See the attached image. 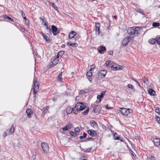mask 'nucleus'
Returning <instances> with one entry per match:
<instances>
[{
  "label": "nucleus",
  "instance_id": "obj_1",
  "mask_svg": "<svg viewBox=\"0 0 160 160\" xmlns=\"http://www.w3.org/2000/svg\"><path fill=\"white\" fill-rule=\"evenodd\" d=\"M127 32L131 35L136 36L138 33V31L136 30V27H131L128 28L127 30Z\"/></svg>",
  "mask_w": 160,
  "mask_h": 160
},
{
  "label": "nucleus",
  "instance_id": "obj_2",
  "mask_svg": "<svg viewBox=\"0 0 160 160\" xmlns=\"http://www.w3.org/2000/svg\"><path fill=\"white\" fill-rule=\"evenodd\" d=\"M41 147L43 152L45 153H48L49 151V146L47 143L42 142L41 144Z\"/></svg>",
  "mask_w": 160,
  "mask_h": 160
},
{
  "label": "nucleus",
  "instance_id": "obj_3",
  "mask_svg": "<svg viewBox=\"0 0 160 160\" xmlns=\"http://www.w3.org/2000/svg\"><path fill=\"white\" fill-rule=\"evenodd\" d=\"M51 31L54 36H56L60 33V30H58L56 27L54 25L51 26Z\"/></svg>",
  "mask_w": 160,
  "mask_h": 160
},
{
  "label": "nucleus",
  "instance_id": "obj_4",
  "mask_svg": "<svg viewBox=\"0 0 160 160\" xmlns=\"http://www.w3.org/2000/svg\"><path fill=\"white\" fill-rule=\"evenodd\" d=\"M131 39V38L130 37H125L122 41V45L126 46Z\"/></svg>",
  "mask_w": 160,
  "mask_h": 160
},
{
  "label": "nucleus",
  "instance_id": "obj_5",
  "mask_svg": "<svg viewBox=\"0 0 160 160\" xmlns=\"http://www.w3.org/2000/svg\"><path fill=\"white\" fill-rule=\"evenodd\" d=\"M119 112L123 115H128V110L124 108H120L119 109Z\"/></svg>",
  "mask_w": 160,
  "mask_h": 160
},
{
  "label": "nucleus",
  "instance_id": "obj_6",
  "mask_svg": "<svg viewBox=\"0 0 160 160\" xmlns=\"http://www.w3.org/2000/svg\"><path fill=\"white\" fill-rule=\"evenodd\" d=\"M40 34L42 35L44 39L45 40L47 43H50L51 40L50 38H48L47 36L45 35L42 32H40Z\"/></svg>",
  "mask_w": 160,
  "mask_h": 160
},
{
  "label": "nucleus",
  "instance_id": "obj_7",
  "mask_svg": "<svg viewBox=\"0 0 160 160\" xmlns=\"http://www.w3.org/2000/svg\"><path fill=\"white\" fill-rule=\"evenodd\" d=\"M100 24L99 23L97 22L95 24V31L96 32V34L98 35H99L100 33Z\"/></svg>",
  "mask_w": 160,
  "mask_h": 160
},
{
  "label": "nucleus",
  "instance_id": "obj_8",
  "mask_svg": "<svg viewBox=\"0 0 160 160\" xmlns=\"http://www.w3.org/2000/svg\"><path fill=\"white\" fill-rule=\"evenodd\" d=\"M33 89L34 97L35 98L36 94L39 89V86L37 83H33Z\"/></svg>",
  "mask_w": 160,
  "mask_h": 160
},
{
  "label": "nucleus",
  "instance_id": "obj_9",
  "mask_svg": "<svg viewBox=\"0 0 160 160\" xmlns=\"http://www.w3.org/2000/svg\"><path fill=\"white\" fill-rule=\"evenodd\" d=\"M100 110L101 109L100 106L99 105H98L94 107L92 111L94 113H96L97 114H98L99 113L100 111Z\"/></svg>",
  "mask_w": 160,
  "mask_h": 160
},
{
  "label": "nucleus",
  "instance_id": "obj_10",
  "mask_svg": "<svg viewBox=\"0 0 160 160\" xmlns=\"http://www.w3.org/2000/svg\"><path fill=\"white\" fill-rule=\"evenodd\" d=\"M88 133L92 137H95L97 135L96 132L93 130L90 129L87 131Z\"/></svg>",
  "mask_w": 160,
  "mask_h": 160
},
{
  "label": "nucleus",
  "instance_id": "obj_11",
  "mask_svg": "<svg viewBox=\"0 0 160 160\" xmlns=\"http://www.w3.org/2000/svg\"><path fill=\"white\" fill-rule=\"evenodd\" d=\"M106 73V71L104 70H101L98 72V76H100L101 78H103L105 76Z\"/></svg>",
  "mask_w": 160,
  "mask_h": 160
},
{
  "label": "nucleus",
  "instance_id": "obj_12",
  "mask_svg": "<svg viewBox=\"0 0 160 160\" xmlns=\"http://www.w3.org/2000/svg\"><path fill=\"white\" fill-rule=\"evenodd\" d=\"M90 124L91 126L93 127L94 128H97L98 125L96 122L93 120H91L90 122Z\"/></svg>",
  "mask_w": 160,
  "mask_h": 160
},
{
  "label": "nucleus",
  "instance_id": "obj_13",
  "mask_svg": "<svg viewBox=\"0 0 160 160\" xmlns=\"http://www.w3.org/2000/svg\"><path fill=\"white\" fill-rule=\"evenodd\" d=\"M86 75L88 77L89 81L90 82H92V78L91 77L92 76V72H90L89 71L87 72Z\"/></svg>",
  "mask_w": 160,
  "mask_h": 160
},
{
  "label": "nucleus",
  "instance_id": "obj_14",
  "mask_svg": "<svg viewBox=\"0 0 160 160\" xmlns=\"http://www.w3.org/2000/svg\"><path fill=\"white\" fill-rule=\"evenodd\" d=\"M76 34V33L73 31L71 32L69 34L68 37L70 39L73 38Z\"/></svg>",
  "mask_w": 160,
  "mask_h": 160
},
{
  "label": "nucleus",
  "instance_id": "obj_15",
  "mask_svg": "<svg viewBox=\"0 0 160 160\" xmlns=\"http://www.w3.org/2000/svg\"><path fill=\"white\" fill-rule=\"evenodd\" d=\"M67 45L69 47L71 46L73 47H76L78 46V44L76 43H72L71 41L68 42Z\"/></svg>",
  "mask_w": 160,
  "mask_h": 160
},
{
  "label": "nucleus",
  "instance_id": "obj_16",
  "mask_svg": "<svg viewBox=\"0 0 160 160\" xmlns=\"http://www.w3.org/2000/svg\"><path fill=\"white\" fill-rule=\"evenodd\" d=\"M7 132H8V134H11L13 133L14 132V128L13 125H12L10 128L7 131Z\"/></svg>",
  "mask_w": 160,
  "mask_h": 160
},
{
  "label": "nucleus",
  "instance_id": "obj_17",
  "mask_svg": "<svg viewBox=\"0 0 160 160\" xmlns=\"http://www.w3.org/2000/svg\"><path fill=\"white\" fill-rule=\"evenodd\" d=\"M106 50V48L105 47L102 46L100 47L99 48L98 50V51L99 53H102V51H105Z\"/></svg>",
  "mask_w": 160,
  "mask_h": 160
},
{
  "label": "nucleus",
  "instance_id": "obj_18",
  "mask_svg": "<svg viewBox=\"0 0 160 160\" xmlns=\"http://www.w3.org/2000/svg\"><path fill=\"white\" fill-rule=\"evenodd\" d=\"M149 94L151 96H154L155 94V92L152 88H150L148 90Z\"/></svg>",
  "mask_w": 160,
  "mask_h": 160
},
{
  "label": "nucleus",
  "instance_id": "obj_19",
  "mask_svg": "<svg viewBox=\"0 0 160 160\" xmlns=\"http://www.w3.org/2000/svg\"><path fill=\"white\" fill-rule=\"evenodd\" d=\"M2 17L3 18L5 19H7L9 21H13V22L14 21L13 20L12 18H11L10 17L8 16V15H5V14L3 15Z\"/></svg>",
  "mask_w": 160,
  "mask_h": 160
},
{
  "label": "nucleus",
  "instance_id": "obj_20",
  "mask_svg": "<svg viewBox=\"0 0 160 160\" xmlns=\"http://www.w3.org/2000/svg\"><path fill=\"white\" fill-rule=\"evenodd\" d=\"M82 104V103L78 102L76 104L74 108L77 111H79L80 105Z\"/></svg>",
  "mask_w": 160,
  "mask_h": 160
},
{
  "label": "nucleus",
  "instance_id": "obj_21",
  "mask_svg": "<svg viewBox=\"0 0 160 160\" xmlns=\"http://www.w3.org/2000/svg\"><path fill=\"white\" fill-rule=\"evenodd\" d=\"M31 109L30 108L27 109L26 110V112L27 115L28 116L29 118H30L31 117V114L32 113V112H31Z\"/></svg>",
  "mask_w": 160,
  "mask_h": 160
},
{
  "label": "nucleus",
  "instance_id": "obj_22",
  "mask_svg": "<svg viewBox=\"0 0 160 160\" xmlns=\"http://www.w3.org/2000/svg\"><path fill=\"white\" fill-rule=\"evenodd\" d=\"M82 104L80 105L79 111L83 110L86 108V106H85L83 102H82Z\"/></svg>",
  "mask_w": 160,
  "mask_h": 160
},
{
  "label": "nucleus",
  "instance_id": "obj_23",
  "mask_svg": "<svg viewBox=\"0 0 160 160\" xmlns=\"http://www.w3.org/2000/svg\"><path fill=\"white\" fill-rule=\"evenodd\" d=\"M46 28L47 30V32H48L47 34H52L51 29L50 28V26H47L46 27Z\"/></svg>",
  "mask_w": 160,
  "mask_h": 160
},
{
  "label": "nucleus",
  "instance_id": "obj_24",
  "mask_svg": "<svg viewBox=\"0 0 160 160\" xmlns=\"http://www.w3.org/2000/svg\"><path fill=\"white\" fill-rule=\"evenodd\" d=\"M142 80H143V82L144 83H145L146 84H149L148 81V78L145 77H144L142 78Z\"/></svg>",
  "mask_w": 160,
  "mask_h": 160
},
{
  "label": "nucleus",
  "instance_id": "obj_25",
  "mask_svg": "<svg viewBox=\"0 0 160 160\" xmlns=\"http://www.w3.org/2000/svg\"><path fill=\"white\" fill-rule=\"evenodd\" d=\"M72 109H71L70 107L67 108L66 111L67 113V114H70V113H72Z\"/></svg>",
  "mask_w": 160,
  "mask_h": 160
},
{
  "label": "nucleus",
  "instance_id": "obj_26",
  "mask_svg": "<svg viewBox=\"0 0 160 160\" xmlns=\"http://www.w3.org/2000/svg\"><path fill=\"white\" fill-rule=\"evenodd\" d=\"M156 41L158 44L160 45V36H158L156 37Z\"/></svg>",
  "mask_w": 160,
  "mask_h": 160
},
{
  "label": "nucleus",
  "instance_id": "obj_27",
  "mask_svg": "<svg viewBox=\"0 0 160 160\" xmlns=\"http://www.w3.org/2000/svg\"><path fill=\"white\" fill-rule=\"evenodd\" d=\"M50 5L53 7L54 8V9L56 10L57 11H58V8L56 6L54 3L53 2H51Z\"/></svg>",
  "mask_w": 160,
  "mask_h": 160
},
{
  "label": "nucleus",
  "instance_id": "obj_28",
  "mask_svg": "<svg viewBox=\"0 0 160 160\" xmlns=\"http://www.w3.org/2000/svg\"><path fill=\"white\" fill-rule=\"evenodd\" d=\"M70 129V128L68 125H67L65 127L62 128V129L63 131L68 130Z\"/></svg>",
  "mask_w": 160,
  "mask_h": 160
},
{
  "label": "nucleus",
  "instance_id": "obj_29",
  "mask_svg": "<svg viewBox=\"0 0 160 160\" xmlns=\"http://www.w3.org/2000/svg\"><path fill=\"white\" fill-rule=\"evenodd\" d=\"M119 135L116 132H115L114 135V138L115 140L119 139Z\"/></svg>",
  "mask_w": 160,
  "mask_h": 160
},
{
  "label": "nucleus",
  "instance_id": "obj_30",
  "mask_svg": "<svg viewBox=\"0 0 160 160\" xmlns=\"http://www.w3.org/2000/svg\"><path fill=\"white\" fill-rule=\"evenodd\" d=\"M148 42L149 43L153 44L155 42V40L153 38H151L149 40Z\"/></svg>",
  "mask_w": 160,
  "mask_h": 160
},
{
  "label": "nucleus",
  "instance_id": "obj_31",
  "mask_svg": "<svg viewBox=\"0 0 160 160\" xmlns=\"http://www.w3.org/2000/svg\"><path fill=\"white\" fill-rule=\"evenodd\" d=\"M152 26L154 27H156L160 26V23L159 22H154L152 24Z\"/></svg>",
  "mask_w": 160,
  "mask_h": 160
},
{
  "label": "nucleus",
  "instance_id": "obj_32",
  "mask_svg": "<svg viewBox=\"0 0 160 160\" xmlns=\"http://www.w3.org/2000/svg\"><path fill=\"white\" fill-rule=\"evenodd\" d=\"M128 87L129 88L132 89L134 91H135L134 88L132 84H129L128 85Z\"/></svg>",
  "mask_w": 160,
  "mask_h": 160
},
{
  "label": "nucleus",
  "instance_id": "obj_33",
  "mask_svg": "<svg viewBox=\"0 0 160 160\" xmlns=\"http://www.w3.org/2000/svg\"><path fill=\"white\" fill-rule=\"evenodd\" d=\"M89 112V108H88L84 111L82 112V114L85 115L88 114Z\"/></svg>",
  "mask_w": 160,
  "mask_h": 160
},
{
  "label": "nucleus",
  "instance_id": "obj_34",
  "mask_svg": "<svg viewBox=\"0 0 160 160\" xmlns=\"http://www.w3.org/2000/svg\"><path fill=\"white\" fill-rule=\"evenodd\" d=\"M147 160H155V157L153 156H151L147 158Z\"/></svg>",
  "mask_w": 160,
  "mask_h": 160
},
{
  "label": "nucleus",
  "instance_id": "obj_35",
  "mask_svg": "<svg viewBox=\"0 0 160 160\" xmlns=\"http://www.w3.org/2000/svg\"><path fill=\"white\" fill-rule=\"evenodd\" d=\"M48 111V109L47 108H43L42 109V113L43 115H44L45 113H47V111Z\"/></svg>",
  "mask_w": 160,
  "mask_h": 160
},
{
  "label": "nucleus",
  "instance_id": "obj_36",
  "mask_svg": "<svg viewBox=\"0 0 160 160\" xmlns=\"http://www.w3.org/2000/svg\"><path fill=\"white\" fill-rule=\"evenodd\" d=\"M74 131L75 132H77V133L80 132V129L79 128L77 127L76 128H75Z\"/></svg>",
  "mask_w": 160,
  "mask_h": 160
},
{
  "label": "nucleus",
  "instance_id": "obj_37",
  "mask_svg": "<svg viewBox=\"0 0 160 160\" xmlns=\"http://www.w3.org/2000/svg\"><path fill=\"white\" fill-rule=\"evenodd\" d=\"M64 51H60L58 52V53L59 55L61 57L64 54Z\"/></svg>",
  "mask_w": 160,
  "mask_h": 160
},
{
  "label": "nucleus",
  "instance_id": "obj_38",
  "mask_svg": "<svg viewBox=\"0 0 160 160\" xmlns=\"http://www.w3.org/2000/svg\"><path fill=\"white\" fill-rule=\"evenodd\" d=\"M111 61L110 60H107L106 61L105 64H106V65L107 66H110V64H111Z\"/></svg>",
  "mask_w": 160,
  "mask_h": 160
},
{
  "label": "nucleus",
  "instance_id": "obj_39",
  "mask_svg": "<svg viewBox=\"0 0 160 160\" xmlns=\"http://www.w3.org/2000/svg\"><path fill=\"white\" fill-rule=\"evenodd\" d=\"M91 148H89L85 149H84L83 151L84 152H89L91 150Z\"/></svg>",
  "mask_w": 160,
  "mask_h": 160
},
{
  "label": "nucleus",
  "instance_id": "obj_40",
  "mask_svg": "<svg viewBox=\"0 0 160 160\" xmlns=\"http://www.w3.org/2000/svg\"><path fill=\"white\" fill-rule=\"evenodd\" d=\"M160 109L158 108H157L155 109V111L156 113H158V115H160Z\"/></svg>",
  "mask_w": 160,
  "mask_h": 160
},
{
  "label": "nucleus",
  "instance_id": "obj_41",
  "mask_svg": "<svg viewBox=\"0 0 160 160\" xmlns=\"http://www.w3.org/2000/svg\"><path fill=\"white\" fill-rule=\"evenodd\" d=\"M131 79L133 81H135L136 83H137L138 85V86L139 87H141V86H140V85L139 83L138 82L137 80H136L134 78H131Z\"/></svg>",
  "mask_w": 160,
  "mask_h": 160
},
{
  "label": "nucleus",
  "instance_id": "obj_42",
  "mask_svg": "<svg viewBox=\"0 0 160 160\" xmlns=\"http://www.w3.org/2000/svg\"><path fill=\"white\" fill-rule=\"evenodd\" d=\"M58 60L55 59L52 62L53 64L54 65H56L58 62Z\"/></svg>",
  "mask_w": 160,
  "mask_h": 160
},
{
  "label": "nucleus",
  "instance_id": "obj_43",
  "mask_svg": "<svg viewBox=\"0 0 160 160\" xmlns=\"http://www.w3.org/2000/svg\"><path fill=\"white\" fill-rule=\"evenodd\" d=\"M86 93H87V92L84 91L83 90H81L79 92V94H83Z\"/></svg>",
  "mask_w": 160,
  "mask_h": 160
},
{
  "label": "nucleus",
  "instance_id": "obj_44",
  "mask_svg": "<svg viewBox=\"0 0 160 160\" xmlns=\"http://www.w3.org/2000/svg\"><path fill=\"white\" fill-rule=\"evenodd\" d=\"M103 97L101 95H98L97 96V98L99 99V102H100L101 101V98Z\"/></svg>",
  "mask_w": 160,
  "mask_h": 160
},
{
  "label": "nucleus",
  "instance_id": "obj_45",
  "mask_svg": "<svg viewBox=\"0 0 160 160\" xmlns=\"http://www.w3.org/2000/svg\"><path fill=\"white\" fill-rule=\"evenodd\" d=\"M129 150L130 151H131L130 153H131V155L132 156L135 157V156L136 155L135 154V153H134V152L132 151V150L131 149H129Z\"/></svg>",
  "mask_w": 160,
  "mask_h": 160
},
{
  "label": "nucleus",
  "instance_id": "obj_46",
  "mask_svg": "<svg viewBox=\"0 0 160 160\" xmlns=\"http://www.w3.org/2000/svg\"><path fill=\"white\" fill-rule=\"evenodd\" d=\"M159 141H160V140H159V139H157V140H153L152 141H153V142L154 143H159Z\"/></svg>",
  "mask_w": 160,
  "mask_h": 160
},
{
  "label": "nucleus",
  "instance_id": "obj_47",
  "mask_svg": "<svg viewBox=\"0 0 160 160\" xmlns=\"http://www.w3.org/2000/svg\"><path fill=\"white\" fill-rule=\"evenodd\" d=\"M127 110H128V112H127L128 114L129 113H132V112L133 110L132 109L128 108V109Z\"/></svg>",
  "mask_w": 160,
  "mask_h": 160
},
{
  "label": "nucleus",
  "instance_id": "obj_48",
  "mask_svg": "<svg viewBox=\"0 0 160 160\" xmlns=\"http://www.w3.org/2000/svg\"><path fill=\"white\" fill-rule=\"evenodd\" d=\"M72 111H73V113L75 114H77L78 113V111H77L74 108H72Z\"/></svg>",
  "mask_w": 160,
  "mask_h": 160
},
{
  "label": "nucleus",
  "instance_id": "obj_49",
  "mask_svg": "<svg viewBox=\"0 0 160 160\" xmlns=\"http://www.w3.org/2000/svg\"><path fill=\"white\" fill-rule=\"evenodd\" d=\"M69 134L71 135V136H72L74 137V134L75 133H74L73 131H70L69 132Z\"/></svg>",
  "mask_w": 160,
  "mask_h": 160
},
{
  "label": "nucleus",
  "instance_id": "obj_50",
  "mask_svg": "<svg viewBox=\"0 0 160 160\" xmlns=\"http://www.w3.org/2000/svg\"><path fill=\"white\" fill-rule=\"evenodd\" d=\"M58 80L59 82L62 81V76H58Z\"/></svg>",
  "mask_w": 160,
  "mask_h": 160
},
{
  "label": "nucleus",
  "instance_id": "obj_51",
  "mask_svg": "<svg viewBox=\"0 0 160 160\" xmlns=\"http://www.w3.org/2000/svg\"><path fill=\"white\" fill-rule=\"evenodd\" d=\"M137 12L140 13L144 15V13L142 11H141V10H137Z\"/></svg>",
  "mask_w": 160,
  "mask_h": 160
},
{
  "label": "nucleus",
  "instance_id": "obj_52",
  "mask_svg": "<svg viewBox=\"0 0 160 160\" xmlns=\"http://www.w3.org/2000/svg\"><path fill=\"white\" fill-rule=\"evenodd\" d=\"M156 120H157V121L159 122V123H160V122H159V121H160V118L159 117L157 116H156Z\"/></svg>",
  "mask_w": 160,
  "mask_h": 160
},
{
  "label": "nucleus",
  "instance_id": "obj_53",
  "mask_svg": "<svg viewBox=\"0 0 160 160\" xmlns=\"http://www.w3.org/2000/svg\"><path fill=\"white\" fill-rule=\"evenodd\" d=\"M9 134H8V132H7V131L4 132L3 136L5 138L6 137L7 135H9Z\"/></svg>",
  "mask_w": 160,
  "mask_h": 160
},
{
  "label": "nucleus",
  "instance_id": "obj_54",
  "mask_svg": "<svg viewBox=\"0 0 160 160\" xmlns=\"http://www.w3.org/2000/svg\"><path fill=\"white\" fill-rule=\"evenodd\" d=\"M113 52L112 51H110L108 52V54L111 55H112Z\"/></svg>",
  "mask_w": 160,
  "mask_h": 160
},
{
  "label": "nucleus",
  "instance_id": "obj_55",
  "mask_svg": "<svg viewBox=\"0 0 160 160\" xmlns=\"http://www.w3.org/2000/svg\"><path fill=\"white\" fill-rule=\"evenodd\" d=\"M105 108L107 109H111L112 108L111 107H109L108 106V105H107L105 106Z\"/></svg>",
  "mask_w": 160,
  "mask_h": 160
},
{
  "label": "nucleus",
  "instance_id": "obj_56",
  "mask_svg": "<svg viewBox=\"0 0 160 160\" xmlns=\"http://www.w3.org/2000/svg\"><path fill=\"white\" fill-rule=\"evenodd\" d=\"M154 145L155 146H156V147H159V146H160V144L159 143H154Z\"/></svg>",
  "mask_w": 160,
  "mask_h": 160
},
{
  "label": "nucleus",
  "instance_id": "obj_57",
  "mask_svg": "<svg viewBox=\"0 0 160 160\" xmlns=\"http://www.w3.org/2000/svg\"><path fill=\"white\" fill-rule=\"evenodd\" d=\"M105 91H102L101 93V95L102 97H103V96L105 95Z\"/></svg>",
  "mask_w": 160,
  "mask_h": 160
},
{
  "label": "nucleus",
  "instance_id": "obj_58",
  "mask_svg": "<svg viewBox=\"0 0 160 160\" xmlns=\"http://www.w3.org/2000/svg\"><path fill=\"white\" fill-rule=\"evenodd\" d=\"M21 12L22 13V17H23L25 16V14L24 12H23L22 11H21Z\"/></svg>",
  "mask_w": 160,
  "mask_h": 160
},
{
  "label": "nucleus",
  "instance_id": "obj_59",
  "mask_svg": "<svg viewBox=\"0 0 160 160\" xmlns=\"http://www.w3.org/2000/svg\"><path fill=\"white\" fill-rule=\"evenodd\" d=\"M87 134L86 133H85V132H84L83 133V137H84V138L86 137V136H87Z\"/></svg>",
  "mask_w": 160,
  "mask_h": 160
},
{
  "label": "nucleus",
  "instance_id": "obj_60",
  "mask_svg": "<svg viewBox=\"0 0 160 160\" xmlns=\"http://www.w3.org/2000/svg\"><path fill=\"white\" fill-rule=\"evenodd\" d=\"M153 139L154 140H157V139H158V138L157 136H154L153 137Z\"/></svg>",
  "mask_w": 160,
  "mask_h": 160
},
{
  "label": "nucleus",
  "instance_id": "obj_61",
  "mask_svg": "<svg viewBox=\"0 0 160 160\" xmlns=\"http://www.w3.org/2000/svg\"><path fill=\"white\" fill-rule=\"evenodd\" d=\"M48 22H44V25L46 26V27H47V26H48Z\"/></svg>",
  "mask_w": 160,
  "mask_h": 160
},
{
  "label": "nucleus",
  "instance_id": "obj_62",
  "mask_svg": "<svg viewBox=\"0 0 160 160\" xmlns=\"http://www.w3.org/2000/svg\"><path fill=\"white\" fill-rule=\"evenodd\" d=\"M79 132L77 133V132H75L74 134V137L78 135H79Z\"/></svg>",
  "mask_w": 160,
  "mask_h": 160
},
{
  "label": "nucleus",
  "instance_id": "obj_63",
  "mask_svg": "<svg viewBox=\"0 0 160 160\" xmlns=\"http://www.w3.org/2000/svg\"><path fill=\"white\" fill-rule=\"evenodd\" d=\"M91 67L93 69H94L95 68V66L93 64V65H92L91 66Z\"/></svg>",
  "mask_w": 160,
  "mask_h": 160
},
{
  "label": "nucleus",
  "instance_id": "obj_64",
  "mask_svg": "<svg viewBox=\"0 0 160 160\" xmlns=\"http://www.w3.org/2000/svg\"><path fill=\"white\" fill-rule=\"evenodd\" d=\"M118 69V68H117V67L116 66H115V67L114 68L112 69L113 70H117Z\"/></svg>",
  "mask_w": 160,
  "mask_h": 160
}]
</instances>
